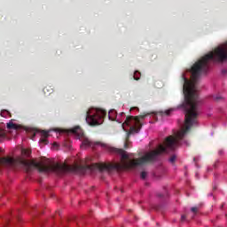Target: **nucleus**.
Returning <instances> with one entry per match:
<instances>
[{
  "mask_svg": "<svg viewBox=\"0 0 227 227\" xmlns=\"http://www.w3.org/2000/svg\"><path fill=\"white\" fill-rule=\"evenodd\" d=\"M17 164H21L27 173H31V171H35V169H38L39 173H49L50 171H54L55 173H58V175H62V173L70 171V167L67 165V163L43 165L35 160L30 161L27 160H15L10 157L0 158V166H4L5 168H15Z\"/></svg>",
  "mask_w": 227,
  "mask_h": 227,
  "instance_id": "nucleus-1",
  "label": "nucleus"
},
{
  "mask_svg": "<svg viewBox=\"0 0 227 227\" xmlns=\"http://www.w3.org/2000/svg\"><path fill=\"white\" fill-rule=\"evenodd\" d=\"M146 116H150V113H145L143 114L137 115V116H128L124 121V125H130V122L133 121L135 126H131L129 128V131L127 133L126 140L124 143V148L127 150L129 148V139H130L131 134H137L139 130H141L143 127V123H141V121L145 120Z\"/></svg>",
  "mask_w": 227,
  "mask_h": 227,
  "instance_id": "nucleus-2",
  "label": "nucleus"
},
{
  "mask_svg": "<svg viewBox=\"0 0 227 227\" xmlns=\"http://www.w3.org/2000/svg\"><path fill=\"white\" fill-rule=\"evenodd\" d=\"M107 112L104 109H92L86 112V121L89 125L94 127L95 125H100L104 121V118Z\"/></svg>",
  "mask_w": 227,
  "mask_h": 227,
  "instance_id": "nucleus-3",
  "label": "nucleus"
},
{
  "mask_svg": "<svg viewBox=\"0 0 227 227\" xmlns=\"http://www.w3.org/2000/svg\"><path fill=\"white\" fill-rule=\"evenodd\" d=\"M88 146L90 148H97V146H101V148H107V144L102 143L100 141L93 142L88 138H84L82 142V148H86Z\"/></svg>",
  "mask_w": 227,
  "mask_h": 227,
  "instance_id": "nucleus-4",
  "label": "nucleus"
},
{
  "mask_svg": "<svg viewBox=\"0 0 227 227\" xmlns=\"http://www.w3.org/2000/svg\"><path fill=\"white\" fill-rule=\"evenodd\" d=\"M37 132L41 133V138H40V143H42L43 145H49V140H47V137H49V132L50 131H46V130H41L40 129H36L35 130V134H37Z\"/></svg>",
  "mask_w": 227,
  "mask_h": 227,
  "instance_id": "nucleus-5",
  "label": "nucleus"
},
{
  "mask_svg": "<svg viewBox=\"0 0 227 227\" xmlns=\"http://www.w3.org/2000/svg\"><path fill=\"white\" fill-rule=\"evenodd\" d=\"M70 132H72V134H75L76 136H78V137H82L84 136V132L79 126L71 129Z\"/></svg>",
  "mask_w": 227,
  "mask_h": 227,
  "instance_id": "nucleus-6",
  "label": "nucleus"
},
{
  "mask_svg": "<svg viewBox=\"0 0 227 227\" xmlns=\"http://www.w3.org/2000/svg\"><path fill=\"white\" fill-rule=\"evenodd\" d=\"M109 120L114 121L116 120V110H110L108 113Z\"/></svg>",
  "mask_w": 227,
  "mask_h": 227,
  "instance_id": "nucleus-7",
  "label": "nucleus"
},
{
  "mask_svg": "<svg viewBox=\"0 0 227 227\" xmlns=\"http://www.w3.org/2000/svg\"><path fill=\"white\" fill-rule=\"evenodd\" d=\"M7 129H14V130H17L18 127H17V124L13 123V122H9L7 123Z\"/></svg>",
  "mask_w": 227,
  "mask_h": 227,
  "instance_id": "nucleus-8",
  "label": "nucleus"
},
{
  "mask_svg": "<svg viewBox=\"0 0 227 227\" xmlns=\"http://www.w3.org/2000/svg\"><path fill=\"white\" fill-rule=\"evenodd\" d=\"M140 75H141V73H139V71H135L134 76H133L134 80L135 81H139Z\"/></svg>",
  "mask_w": 227,
  "mask_h": 227,
  "instance_id": "nucleus-9",
  "label": "nucleus"
},
{
  "mask_svg": "<svg viewBox=\"0 0 227 227\" xmlns=\"http://www.w3.org/2000/svg\"><path fill=\"white\" fill-rule=\"evenodd\" d=\"M22 153H23V155H26L27 157H29V155H31V150H29V149H23L22 150Z\"/></svg>",
  "mask_w": 227,
  "mask_h": 227,
  "instance_id": "nucleus-10",
  "label": "nucleus"
},
{
  "mask_svg": "<svg viewBox=\"0 0 227 227\" xmlns=\"http://www.w3.org/2000/svg\"><path fill=\"white\" fill-rule=\"evenodd\" d=\"M147 175H148V174L146 173V171H142L141 174H140V178H141L142 180H145Z\"/></svg>",
  "mask_w": 227,
  "mask_h": 227,
  "instance_id": "nucleus-11",
  "label": "nucleus"
},
{
  "mask_svg": "<svg viewBox=\"0 0 227 227\" xmlns=\"http://www.w3.org/2000/svg\"><path fill=\"white\" fill-rule=\"evenodd\" d=\"M175 160H176V155L174 154L169 158V162H171L173 164V162H175Z\"/></svg>",
  "mask_w": 227,
  "mask_h": 227,
  "instance_id": "nucleus-12",
  "label": "nucleus"
},
{
  "mask_svg": "<svg viewBox=\"0 0 227 227\" xmlns=\"http://www.w3.org/2000/svg\"><path fill=\"white\" fill-rule=\"evenodd\" d=\"M173 109H169V110H166L163 114H166V116H169V114H171Z\"/></svg>",
  "mask_w": 227,
  "mask_h": 227,
  "instance_id": "nucleus-13",
  "label": "nucleus"
},
{
  "mask_svg": "<svg viewBox=\"0 0 227 227\" xmlns=\"http://www.w3.org/2000/svg\"><path fill=\"white\" fill-rule=\"evenodd\" d=\"M221 98H223V97H221V96H215L214 97V100H215L216 102H219V100H221Z\"/></svg>",
  "mask_w": 227,
  "mask_h": 227,
  "instance_id": "nucleus-14",
  "label": "nucleus"
},
{
  "mask_svg": "<svg viewBox=\"0 0 227 227\" xmlns=\"http://www.w3.org/2000/svg\"><path fill=\"white\" fill-rule=\"evenodd\" d=\"M192 212H193V214H196V212H198V207H192Z\"/></svg>",
  "mask_w": 227,
  "mask_h": 227,
  "instance_id": "nucleus-15",
  "label": "nucleus"
},
{
  "mask_svg": "<svg viewBox=\"0 0 227 227\" xmlns=\"http://www.w3.org/2000/svg\"><path fill=\"white\" fill-rule=\"evenodd\" d=\"M186 217H187V216H185V215H183L181 216V221H182V223H184V221H185Z\"/></svg>",
  "mask_w": 227,
  "mask_h": 227,
  "instance_id": "nucleus-16",
  "label": "nucleus"
},
{
  "mask_svg": "<svg viewBox=\"0 0 227 227\" xmlns=\"http://www.w3.org/2000/svg\"><path fill=\"white\" fill-rule=\"evenodd\" d=\"M9 223H10V220H7V221H6V223H5V224H4L2 227H7V226H8V224H9Z\"/></svg>",
  "mask_w": 227,
  "mask_h": 227,
  "instance_id": "nucleus-17",
  "label": "nucleus"
},
{
  "mask_svg": "<svg viewBox=\"0 0 227 227\" xmlns=\"http://www.w3.org/2000/svg\"><path fill=\"white\" fill-rule=\"evenodd\" d=\"M3 134H4L3 129L0 128V136H3Z\"/></svg>",
  "mask_w": 227,
  "mask_h": 227,
  "instance_id": "nucleus-18",
  "label": "nucleus"
},
{
  "mask_svg": "<svg viewBox=\"0 0 227 227\" xmlns=\"http://www.w3.org/2000/svg\"><path fill=\"white\" fill-rule=\"evenodd\" d=\"M53 146H58V144H57V143H54V144H53Z\"/></svg>",
  "mask_w": 227,
  "mask_h": 227,
  "instance_id": "nucleus-19",
  "label": "nucleus"
},
{
  "mask_svg": "<svg viewBox=\"0 0 227 227\" xmlns=\"http://www.w3.org/2000/svg\"><path fill=\"white\" fill-rule=\"evenodd\" d=\"M158 196H159L160 198H162V194H159Z\"/></svg>",
  "mask_w": 227,
  "mask_h": 227,
  "instance_id": "nucleus-20",
  "label": "nucleus"
},
{
  "mask_svg": "<svg viewBox=\"0 0 227 227\" xmlns=\"http://www.w3.org/2000/svg\"><path fill=\"white\" fill-rule=\"evenodd\" d=\"M133 109H136V107H134V108H131V109H130V111H132Z\"/></svg>",
  "mask_w": 227,
  "mask_h": 227,
  "instance_id": "nucleus-21",
  "label": "nucleus"
},
{
  "mask_svg": "<svg viewBox=\"0 0 227 227\" xmlns=\"http://www.w3.org/2000/svg\"><path fill=\"white\" fill-rule=\"evenodd\" d=\"M5 113H8L10 114V112L9 111H5Z\"/></svg>",
  "mask_w": 227,
  "mask_h": 227,
  "instance_id": "nucleus-22",
  "label": "nucleus"
},
{
  "mask_svg": "<svg viewBox=\"0 0 227 227\" xmlns=\"http://www.w3.org/2000/svg\"><path fill=\"white\" fill-rule=\"evenodd\" d=\"M121 116H123V114H124V113H121Z\"/></svg>",
  "mask_w": 227,
  "mask_h": 227,
  "instance_id": "nucleus-23",
  "label": "nucleus"
},
{
  "mask_svg": "<svg viewBox=\"0 0 227 227\" xmlns=\"http://www.w3.org/2000/svg\"><path fill=\"white\" fill-rule=\"evenodd\" d=\"M35 136H36V133L34 134L33 137H35Z\"/></svg>",
  "mask_w": 227,
  "mask_h": 227,
  "instance_id": "nucleus-24",
  "label": "nucleus"
}]
</instances>
